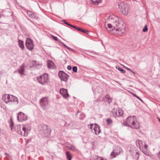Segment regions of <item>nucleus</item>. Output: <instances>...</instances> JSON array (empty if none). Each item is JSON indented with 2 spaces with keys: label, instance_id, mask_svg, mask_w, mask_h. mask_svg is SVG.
<instances>
[{
  "label": "nucleus",
  "instance_id": "f257e3e1",
  "mask_svg": "<svg viewBox=\"0 0 160 160\" xmlns=\"http://www.w3.org/2000/svg\"><path fill=\"white\" fill-rule=\"evenodd\" d=\"M136 117L135 116H130L126 119L124 124L125 126L137 129L139 128V126L138 124L136 123Z\"/></svg>",
  "mask_w": 160,
  "mask_h": 160
},
{
  "label": "nucleus",
  "instance_id": "f03ea898",
  "mask_svg": "<svg viewBox=\"0 0 160 160\" xmlns=\"http://www.w3.org/2000/svg\"><path fill=\"white\" fill-rule=\"evenodd\" d=\"M40 133L42 136L48 137L50 135L51 131L47 125L41 124L40 128Z\"/></svg>",
  "mask_w": 160,
  "mask_h": 160
},
{
  "label": "nucleus",
  "instance_id": "7ed1b4c3",
  "mask_svg": "<svg viewBox=\"0 0 160 160\" xmlns=\"http://www.w3.org/2000/svg\"><path fill=\"white\" fill-rule=\"evenodd\" d=\"M118 8L120 11L122 12L123 14L126 15L128 12L129 6L123 3H121L118 4Z\"/></svg>",
  "mask_w": 160,
  "mask_h": 160
},
{
  "label": "nucleus",
  "instance_id": "20e7f679",
  "mask_svg": "<svg viewBox=\"0 0 160 160\" xmlns=\"http://www.w3.org/2000/svg\"><path fill=\"white\" fill-rule=\"evenodd\" d=\"M107 21L115 24V25L119 27L120 24V21L118 17L115 15H110L107 18Z\"/></svg>",
  "mask_w": 160,
  "mask_h": 160
},
{
  "label": "nucleus",
  "instance_id": "39448f33",
  "mask_svg": "<svg viewBox=\"0 0 160 160\" xmlns=\"http://www.w3.org/2000/svg\"><path fill=\"white\" fill-rule=\"evenodd\" d=\"M23 127L21 130V128L20 125H18L17 126V130L16 129V131L19 134H21V135L24 136H26L28 135V130H26V126L25 127L23 125H22Z\"/></svg>",
  "mask_w": 160,
  "mask_h": 160
},
{
  "label": "nucleus",
  "instance_id": "423d86ee",
  "mask_svg": "<svg viewBox=\"0 0 160 160\" xmlns=\"http://www.w3.org/2000/svg\"><path fill=\"white\" fill-rule=\"evenodd\" d=\"M40 105L42 108L43 109L48 108L49 106L48 101L47 97H44L40 100Z\"/></svg>",
  "mask_w": 160,
  "mask_h": 160
},
{
  "label": "nucleus",
  "instance_id": "0eeeda50",
  "mask_svg": "<svg viewBox=\"0 0 160 160\" xmlns=\"http://www.w3.org/2000/svg\"><path fill=\"white\" fill-rule=\"evenodd\" d=\"M38 82L40 83L44 84L47 83L48 81V76L47 74L45 73L42 75L40 76L37 78Z\"/></svg>",
  "mask_w": 160,
  "mask_h": 160
},
{
  "label": "nucleus",
  "instance_id": "6e6552de",
  "mask_svg": "<svg viewBox=\"0 0 160 160\" xmlns=\"http://www.w3.org/2000/svg\"><path fill=\"white\" fill-rule=\"evenodd\" d=\"M58 76L62 81H63L65 82H67V80L69 77L68 75L62 71H60L59 72Z\"/></svg>",
  "mask_w": 160,
  "mask_h": 160
},
{
  "label": "nucleus",
  "instance_id": "1a4fd4ad",
  "mask_svg": "<svg viewBox=\"0 0 160 160\" xmlns=\"http://www.w3.org/2000/svg\"><path fill=\"white\" fill-rule=\"evenodd\" d=\"M17 119L18 121L22 122L27 120V117L25 114L22 112H20L18 114Z\"/></svg>",
  "mask_w": 160,
  "mask_h": 160
},
{
  "label": "nucleus",
  "instance_id": "9d476101",
  "mask_svg": "<svg viewBox=\"0 0 160 160\" xmlns=\"http://www.w3.org/2000/svg\"><path fill=\"white\" fill-rule=\"evenodd\" d=\"M26 46L27 48L30 50H32L33 48V44L32 41L29 38H27L26 41Z\"/></svg>",
  "mask_w": 160,
  "mask_h": 160
},
{
  "label": "nucleus",
  "instance_id": "9b49d317",
  "mask_svg": "<svg viewBox=\"0 0 160 160\" xmlns=\"http://www.w3.org/2000/svg\"><path fill=\"white\" fill-rule=\"evenodd\" d=\"M12 95L10 94H5L2 96V99L4 102L7 103L8 102H12Z\"/></svg>",
  "mask_w": 160,
  "mask_h": 160
},
{
  "label": "nucleus",
  "instance_id": "f8f14e48",
  "mask_svg": "<svg viewBox=\"0 0 160 160\" xmlns=\"http://www.w3.org/2000/svg\"><path fill=\"white\" fill-rule=\"evenodd\" d=\"M122 152V149L120 147H117V150H116L115 151H112L111 153V156L112 157V158H114L117 155H118Z\"/></svg>",
  "mask_w": 160,
  "mask_h": 160
},
{
  "label": "nucleus",
  "instance_id": "ddd939ff",
  "mask_svg": "<svg viewBox=\"0 0 160 160\" xmlns=\"http://www.w3.org/2000/svg\"><path fill=\"white\" fill-rule=\"evenodd\" d=\"M59 92L60 94L65 98H67L69 96V95L68 92V91L66 89L64 88L61 89L60 90Z\"/></svg>",
  "mask_w": 160,
  "mask_h": 160
},
{
  "label": "nucleus",
  "instance_id": "4468645a",
  "mask_svg": "<svg viewBox=\"0 0 160 160\" xmlns=\"http://www.w3.org/2000/svg\"><path fill=\"white\" fill-rule=\"evenodd\" d=\"M2 15L4 16H11L13 14L12 12L11 9H7L2 11Z\"/></svg>",
  "mask_w": 160,
  "mask_h": 160
},
{
  "label": "nucleus",
  "instance_id": "2eb2a0df",
  "mask_svg": "<svg viewBox=\"0 0 160 160\" xmlns=\"http://www.w3.org/2000/svg\"><path fill=\"white\" fill-rule=\"evenodd\" d=\"M100 127L97 124H95V126L94 128V130L95 132V134L96 135L98 134L101 132Z\"/></svg>",
  "mask_w": 160,
  "mask_h": 160
},
{
  "label": "nucleus",
  "instance_id": "dca6fc26",
  "mask_svg": "<svg viewBox=\"0 0 160 160\" xmlns=\"http://www.w3.org/2000/svg\"><path fill=\"white\" fill-rule=\"evenodd\" d=\"M18 71L19 73L21 75H23L24 74V72L25 71L24 68V65L23 64L18 69Z\"/></svg>",
  "mask_w": 160,
  "mask_h": 160
},
{
  "label": "nucleus",
  "instance_id": "f3484780",
  "mask_svg": "<svg viewBox=\"0 0 160 160\" xmlns=\"http://www.w3.org/2000/svg\"><path fill=\"white\" fill-rule=\"evenodd\" d=\"M90 160H104L102 158L98 156L94 155L90 159Z\"/></svg>",
  "mask_w": 160,
  "mask_h": 160
},
{
  "label": "nucleus",
  "instance_id": "a211bd4d",
  "mask_svg": "<svg viewBox=\"0 0 160 160\" xmlns=\"http://www.w3.org/2000/svg\"><path fill=\"white\" fill-rule=\"evenodd\" d=\"M91 2L92 3L91 4H92L94 5H98L99 3H101L102 2V0H96L95 1H93V0H90Z\"/></svg>",
  "mask_w": 160,
  "mask_h": 160
},
{
  "label": "nucleus",
  "instance_id": "6ab92c4d",
  "mask_svg": "<svg viewBox=\"0 0 160 160\" xmlns=\"http://www.w3.org/2000/svg\"><path fill=\"white\" fill-rule=\"evenodd\" d=\"M18 42L19 47L22 49L23 50L24 48L23 41L19 39H18Z\"/></svg>",
  "mask_w": 160,
  "mask_h": 160
},
{
  "label": "nucleus",
  "instance_id": "aec40b11",
  "mask_svg": "<svg viewBox=\"0 0 160 160\" xmlns=\"http://www.w3.org/2000/svg\"><path fill=\"white\" fill-rule=\"evenodd\" d=\"M32 65V67L33 68H39V66H40V65L39 64H37L36 61H32L31 62Z\"/></svg>",
  "mask_w": 160,
  "mask_h": 160
},
{
  "label": "nucleus",
  "instance_id": "412c9836",
  "mask_svg": "<svg viewBox=\"0 0 160 160\" xmlns=\"http://www.w3.org/2000/svg\"><path fill=\"white\" fill-rule=\"evenodd\" d=\"M112 113L113 115V116L115 117H119L118 116V110H115V109H114L112 110Z\"/></svg>",
  "mask_w": 160,
  "mask_h": 160
},
{
  "label": "nucleus",
  "instance_id": "4be33fe9",
  "mask_svg": "<svg viewBox=\"0 0 160 160\" xmlns=\"http://www.w3.org/2000/svg\"><path fill=\"white\" fill-rule=\"evenodd\" d=\"M136 146L140 149L141 145H142V141L139 140H137L136 141Z\"/></svg>",
  "mask_w": 160,
  "mask_h": 160
},
{
  "label": "nucleus",
  "instance_id": "5701e85b",
  "mask_svg": "<svg viewBox=\"0 0 160 160\" xmlns=\"http://www.w3.org/2000/svg\"><path fill=\"white\" fill-rule=\"evenodd\" d=\"M66 156L68 160H71L72 158V156L71 154L69 152L67 151L66 152Z\"/></svg>",
  "mask_w": 160,
  "mask_h": 160
},
{
  "label": "nucleus",
  "instance_id": "b1692460",
  "mask_svg": "<svg viewBox=\"0 0 160 160\" xmlns=\"http://www.w3.org/2000/svg\"><path fill=\"white\" fill-rule=\"evenodd\" d=\"M12 102H17V104H18V98L14 96L13 95H12Z\"/></svg>",
  "mask_w": 160,
  "mask_h": 160
},
{
  "label": "nucleus",
  "instance_id": "393cba45",
  "mask_svg": "<svg viewBox=\"0 0 160 160\" xmlns=\"http://www.w3.org/2000/svg\"><path fill=\"white\" fill-rule=\"evenodd\" d=\"M118 116H122L123 114V111L121 109L118 110Z\"/></svg>",
  "mask_w": 160,
  "mask_h": 160
},
{
  "label": "nucleus",
  "instance_id": "a878e982",
  "mask_svg": "<svg viewBox=\"0 0 160 160\" xmlns=\"http://www.w3.org/2000/svg\"><path fill=\"white\" fill-rule=\"evenodd\" d=\"M139 155L140 154L138 152H136L135 155L134 156V158L136 159V160H138Z\"/></svg>",
  "mask_w": 160,
  "mask_h": 160
},
{
  "label": "nucleus",
  "instance_id": "bb28decb",
  "mask_svg": "<svg viewBox=\"0 0 160 160\" xmlns=\"http://www.w3.org/2000/svg\"><path fill=\"white\" fill-rule=\"evenodd\" d=\"M68 148L69 149L71 150L72 151H75L76 150V148L71 144H70V145L69 146Z\"/></svg>",
  "mask_w": 160,
  "mask_h": 160
},
{
  "label": "nucleus",
  "instance_id": "cd10ccee",
  "mask_svg": "<svg viewBox=\"0 0 160 160\" xmlns=\"http://www.w3.org/2000/svg\"><path fill=\"white\" fill-rule=\"evenodd\" d=\"M53 64V63L52 62H48L47 63V66L48 68H52V65Z\"/></svg>",
  "mask_w": 160,
  "mask_h": 160
},
{
  "label": "nucleus",
  "instance_id": "c85d7f7f",
  "mask_svg": "<svg viewBox=\"0 0 160 160\" xmlns=\"http://www.w3.org/2000/svg\"><path fill=\"white\" fill-rule=\"evenodd\" d=\"M106 121L108 125H110L112 123V120L110 118H108L107 119Z\"/></svg>",
  "mask_w": 160,
  "mask_h": 160
},
{
  "label": "nucleus",
  "instance_id": "c756f323",
  "mask_svg": "<svg viewBox=\"0 0 160 160\" xmlns=\"http://www.w3.org/2000/svg\"><path fill=\"white\" fill-rule=\"evenodd\" d=\"M118 69L123 73H124L126 72V71L124 70L120 67H118Z\"/></svg>",
  "mask_w": 160,
  "mask_h": 160
},
{
  "label": "nucleus",
  "instance_id": "7c9ffc66",
  "mask_svg": "<svg viewBox=\"0 0 160 160\" xmlns=\"http://www.w3.org/2000/svg\"><path fill=\"white\" fill-rule=\"evenodd\" d=\"M72 71L74 72H77V67L76 66H74L72 68Z\"/></svg>",
  "mask_w": 160,
  "mask_h": 160
},
{
  "label": "nucleus",
  "instance_id": "2f4dec72",
  "mask_svg": "<svg viewBox=\"0 0 160 160\" xmlns=\"http://www.w3.org/2000/svg\"><path fill=\"white\" fill-rule=\"evenodd\" d=\"M148 30V28L147 25H145L144 27L142 29V31L143 32H145L147 31Z\"/></svg>",
  "mask_w": 160,
  "mask_h": 160
},
{
  "label": "nucleus",
  "instance_id": "473e14b6",
  "mask_svg": "<svg viewBox=\"0 0 160 160\" xmlns=\"http://www.w3.org/2000/svg\"><path fill=\"white\" fill-rule=\"evenodd\" d=\"M27 12L28 15L29 17H30L31 16L32 14L33 13L32 11L29 10H27Z\"/></svg>",
  "mask_w": 160,
  "mask_h": 160
},
{
  "label": "nucleus",
  "instance_id": "72a5a7b5",
  "mask_svg": "<svg viewBox=\"0 0 160 160\" xmlns=\"http://www.w3.org/2000/svg\"><path fill=\"white\" fill-rule=\"evenodd\" d=\"M133 96H134L135 97H136L137 98H138V99L140 100L142 102H143V101H142V100L141 98H140L139 97H138L137 95L136 94H133Z\"/></svg>",
  "mask_w": 160,
  "mask_h": 160
},
{
  "label": "nucleus",
  "instance_id": "f704fd0d",
  "mask_svg": "<svg viewBox=\"0 0 160 160\" xmlns=\"http://www.w3.org/2000/svg\"><path fill=\"white\" fill-rule=\"evenodd\" d=\"M108 97V95H107L103 98L102 100L104 102L107 101V98Z\"/></svg>",
  "mask_w": 160,
  "mask_h": 160
},
{
  "label": "nucleus",
  "instance_id": "c9c22d12",
  "mask_svg": "<svg viewBox=\"0 0 160 160\" xmlns=\"http://www.w3.org/2000/svg\"><path fill=\"white\" fill-rule=\"evenodd\" d=\"M112 98L110 97L109 95H108V97L107 98V101L109 103H110V102H111Z\"/></svg>",
  "mask_w": 160,
  "mask_h": 160
},
{
  "label": "nucleus",
  "instance_id": "e433bc0d",
  "mask_svg": "<svg viewBox=\"0 0 160 160\" xmlns=\"http://www.w3.org/2000/svg\"><path fill=\"white\" fill-rule=\"evenodd\" d=\"M11 122L10 123V127L11 128V129L12 130V128L13 127V125H14V123H13V122H12V119L11 118Z\"/></svg>",
  "mask_w": 160,
  "mask_h": 160
},
{
  "label": "nucleus",
  "instance_id": "4c0bfd02",
  "mask_svg": "<svg viewBox=\"0 0 160 160\" xmlns=\"http://www.w3.org/2000/svg\"><path fill=\"white\" fill-rule=\"evenodd\" d=\"M30 18H32V19H35L36 18V15H35V14L34 13H33L32 14L30 17Z\"/></svg>",
  "mask_w": 160,
  "mask_h": 160
},
{
  "label": "nucleus",
  "instance_id": "58836bf2",
  "mask_svg": "<svg viewBox=\"0 0 160 160\" xmlns=\"http://www.w3.org/2000/svg\"><path fill=\"white\" fill-rule=\"evenodd\" d=\"M5 155L6 156V157L8 158H11V157L9 155V154H8V153L5 152L4 153Z\"/></svg>",
  "mask_w": 160,
  "mask_h": 160
},
{
  "label": "nucleus",
  "instance_id": "ea45409f",
  "mask_svg": "<svg viewBox=\"0 0 160 160\" xmlns=\"http://www.w3.org/2000/svg\"><path fill=\"white\" fill-rule=\"evenodd\" d=\"M51 37L55 41H58V38H57V37H56V36H54L53 35H52Z\"/></svg>",
  "mask_w": 160,
  "mask_h": 160
},
{
  "label": "nucleus",
  "instance_id": "a19ab883",
  "mask_svg": "<svg viewBox=\"0 0 160 160\" xmlns=\"http://www.w3.org/2000/svg\"><path fill=\"white\" fill-rule=\"evenodd\" d=\"M62 22H64V24H66L69 26H71V24H69L67 22H66L65 20H62Z\"/></svg>",
  "mask_w": 160,
  "mask_h": 160
},
{
  "label": "nucleus",
  "instance_id": "79ce46f5",
  "mask_svg": "<svg viewBox=\"0 0 160 160\" xmlns=\"http://www.w3.org/2000/svg\"><path fill=\"white\" fill-rule=\"evenodd\" d=\"M81 32H83V33H86L87 34H88V31L83 30L82 28V29Z\"/></svg>",
  "mask_w": 160,
  "mask_h": 160
},
{
  "label": "nucleus",
  "instance_id": "37998d69",
  "mask_svg": "<svg viewBox=\"0 0 160 160\" xmlns=\"http://www.w3.org/2000/svg\"><path fill=\"white\" fill-rule=\"evenodd\" d=\"M61 43L62 44V45H63V46L64 48H67L68 50V48H69V47H68L66 45H65V44H64L62 42H61Z\"/></svg>",
  "mask_w": 160,
  "mask_h": 160
},
{
  "label": "nucleus",
  "instance_id": "c03bdc74",
  "mask_svg": "<svg viewBox=\"0 0 160 160\" xmlns=\"http://www.w3.org/2000/svg\"><path fill=\"white\" fill-rule=\"evenodd\" d=\"M140 149L142 152L143 153H144L145 152H146L147 150V149L144 148H142V150H141V148Z\"/></svg>",
  "mask_w": 160,
  "mask_h": 160
},
{
  "label": "nucleus",
  "instance_id": "a18cd8bd",
  "mask_svg": "<svg viewBox=\"0 0 160 160\" xmlns=\"http://www.w3.org/2000/svg\"><path fill=\"white\" fill-rule=\"evenodd\" d=\"M108 27L109 28H112V26L111 24H108Z\"/></svg>",
  "mask_w": 160,
  "mask_h": 160
},
{
  "label": "nucleus",
  "instance_id": "49530a36",
  "mask_svg": "<svg viewBox=\"0 0 160 160\" xmlns=\"http://www.w3.org/2000/svg\"><path fill=\"white\" fill-rule=\"evenodd\" d=\"M145 155L147 156H150V153L147 151H146V152H145L144 153Z\"/></svg>",
  "mask_w": 160,
  "mask_h": 160
},
{
  "label": "nucleus",
  "instance_id": "de8ad7c7",
  "mask_svg": "<svg viewBox=\"0 0 160 160\" xmlns=\"http://www.w3.org/2000/svg\"><path fill=\"white\" fill-rule=\"evenodd\" d=\"M67 69L69 70H71L72 69L71 66L70 65L68 66L67 67Z\"/></svg>",
  "mask_w": 160,
  "mask_h": 160
},
{
  "label": "nucleus",
  "instance_id": "09e8293b",
  "mask_svg": "<svg viewBox=\"0 0 160 160\" xmlns=\"http://www.w3.org/2000/svg\"><path fill=\"white\" fill-rule=\"evenodd\" d=\"M68 50L73 52H74L75 51V50H74L72 48H68Z\"/></svg>",
  "mask_w": 160,
  "mask_h": 160
},
{
  "label": "nucleus",
  "instance_id": "8fccbe9b",
  "mask_svg": "<svg viewBox=\"0 0 160 160\" xmlns=\"http://www.w3.org/2000/svg\"><path fill=\"white\" fill-rule=\"evenodd\" d=\"M70 27H72V28H75V29H77V28H78V27L77 26H73V25H71V26H70Z\"/></svg>",
  "mask_w": 160,
  "mask_h": 160
},
{
  "label": "nucleus",
  "instance_id": "3c124183",
  "mask_svg": "<svg viewBox=\"0 0 160 160\" xmlns=\"http://www.w3.org/2000/svg\"><path fill=\"white\" fill-rule=\"evenodd\" d=\"M144 149H147V148L148 147V145L147 144H145L144 145Z\"/></svg>",
  "mask_w": 160,
  "mask_h": 160
},
{
  "label": "nucleus",
  "instance_id": "603ef678",
  "mask_svg": "<svg viewBox=\"0 0 160 160\" xmlns=\"http://www.w3.org/2000/svg\"><path fill=\"white\" fill-rule=\"evenodd\" d=\"M90 126V128L91 129H92V127H93V124H91L89 125Z\"/></svg>",
  "mask_w": 160,
  "mask_h": 160
},
{
  "label": "nucleus",
  "instance_id": "864d4df0",
  "mask_svg": "<svg viewBox=\"0 0 160 160\" xmlns=\"http://www.w3.org/2000/svg\"><path fill=\"white\" fill-rule=\"evenodd\" d=\"M127 69L129 71H131L134 74H135V73L134 72H133V71H132L130 69V68H127Z\"/></svg>",
  "mask_w": 160,
  "mask_h": 160
},
{
  "label": "nucleus",
  "instance_id": "5fc2aeb1",
  "mask_svg": "<svg viewBox=\"0 0 160 160\" xmlns=\"http://www.w3.org/2000/svg\"><path fill=\"white\" fill-rule=\"evenodd\" d=\"M82 28H81L79 27H78L77 29L78 30V31L81 32Z\"/></svg>",
  "mask_w": 160,
  "mask_h": 160
},
{
  "label": "nucleus",
  "instance_id": "6e6d98bb",
  "mask_svg": "<svg viewBox=\"0 0 160 160\" xmlns=\"http://www.w3.org/2000/svg\"><path fill=\"white\" fill-rule=\"evenodd\" d=\"M158 158H160V151L158 153Z\"/></svg>",
  "mask_w": 160,
  "mask_h": 160
},
{
  "label": "nucleus",
  "instance_id": "4d7b16f0",
  "mask_svg": "<svg viewBox=\"0 0 160 160\" xmlns=\"http://www.w3.org/2000/svg\"><path fill=\"white\" fill-rule=\"evenodd\" d=\"M118 27H119V28L118 29L116 28L115 29L116 31H118L119 30V28H120V24L119 25V26Z\"/></svg>",
  "mask_w": 160,
  "mask_h": 160
},
{
  "label": "nucleus",
  "instance_id": "13d9d810",
  "mask_svg": "<svg viewBox=\"0 0 160 160\" xmlns=\"http://www.w3.org/2000/svg\"><path fill=\"white\" fill-rule=\"evenodd\" d=\"M21 103L22 104V105L24 104V102H23L21 100Z\"/></svg>",
  "mask_w": 160,
  "mask_h": 160
},
{
  "label": "nucleus",
  "instance_id": "bf43d9fd",
  "mask_svg": "<svg viewBox=\"0 0 160 160\" xmlns=\"http://www.w3.org/2000/svg\"><path fill=\"white\" fill-rule=\"evenodd\" d=\"M158 118V120L160 122V118Z\"/></svg>",
  "mask_w": 160,
  "mask_h": 160
},
{
  "label": "nucleus",
  "instance_id": "052dcab7",
  "mask_svg": "<svg viewBox=\"0 0 160 160\" xmlns=\"http://www.w3.org/2000/svg\"><path fill=\"white\" fill-rule=\"evenodd\" d=\"M114 29H115V28H112V30H114Z\"/></svg>",
  "mask_w": 160,
  "mask_h": 160
},
{
  "label": "nucleus",
  "instance_id": "680f3d73",
  "mask_svg": "<svg viewBox=\"0 0 160 160\" xmlns=\"http://www.w3.org/2000/svg\"><path fill=\"white\" fill-rule=\"evenodd\" d=\"M78 113V112H77L76 114V115H77Z\"/></svg>",
  "mask_w": 160,
  "mask_h": 160
},
{
  "label": "nucleus",
  "instance_id": "e2e57ef3",
  "mask_svg": "<svg viewBox=\"0 0 160 160\" xmlns=\"http://www.w3.org/2000/svg\"><path fill=\"white\" fill-rule=\"evenodd\" d=\"M78 113V112H77L76 114V115H77Z\"/></svg>",
  "mask_w": 160,
  "mask_h": 160
},
{
  "label": "nucleus",
  "instance_id": "0e129e2a",
  "mask_svg": "<svg viewBox=\"0 0 160 160\" xmlns=\"http://www.w3.org/2000/svg\"><path fill=\"white\" fill-rule=\"evenodd\" d=\"M159 88H160V85H159Z\"/></svg>",
  "mask_w": 160,
  "mask_h": 160
}]
</instances>
